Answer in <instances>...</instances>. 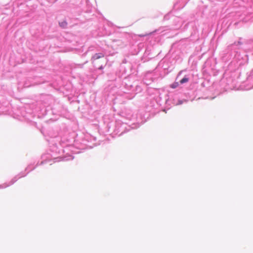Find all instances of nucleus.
<instances>
[{
	"mask_svg": "<svg viewBox=\"0 0 253 253\" xmlns=\"http://www.w3.org/2000/svg\"><path fill=\"white\" fill-rule=\"evenodd\" d=\"M104 56V55L103 53H96L92 56V59L93 60H96L100 58L103 57Z\"/></svg>",
	"mask_w": 253,
	"mask_h": 253,
	"instance_id": "f257e3e1",
	"label": "nucleus"
},
{
	"mask_svg": "<svg viewBox=\"0 0 253 253\" xmlns=\"http://www.w3.org/2000/svg\"><path fill=\"white\" fill-rule=\"evenodd\" d=\"M60 26L62 28H66L67 25V23L65 21H63L59 23Z\"/></svg>",
	"mask_w": 253,
	"mask_h": 253,
	"instance_id": "f03ea898",
	"label": "nucleus"
},
{
	"mask_svg": "<svg viewBox=\"0 0 253 253\" xmlns=\"http://www.w3.org/2000/svg\"><path fill=\"white\" fill-rule=\"evenodd\" d=\"M188 81H189L188 78L184 77L182 80H180V84H182L187 82Z\"/></svg>",
	"mask_w": 253,
	"mask_h": 253,
	"instance_id": "7ed1b4c3",
	"label": "nucleus"
},
{
	"mask_svg": "<svg viewBox=\"0 0 253 253\" xmlns=\"http://www.w3.org/2000/svg\"><path fill=\"white\" fill-rule=\"evenodd\" d=\"M179 85V84L177 82H175L173 84H172L171 85H170V87L172 88H175L176 87H177Z\"/></svg>",
	"mask_w": 253,
	"mask_h": 253,
	"instance_id": "20e7f679",
	"label": "nucleus"
},
{
	"mask_svg": "<svg viewBox=\"0 0 253 253\" xmlns=\"http://www.w3.org/2000/svg\"><path fill=\"white\" fill-rule=\"evenodd\" d=\"M151 33H149V34H145V35H139L140 37H144V36H146L147 35H150Z\"/></svg>",
	"mask_w": 253,
	"mask_h": 253,
	"instance_id": "39448f33",
	"label": "nucleus"
}]
</instances>
